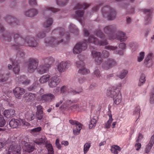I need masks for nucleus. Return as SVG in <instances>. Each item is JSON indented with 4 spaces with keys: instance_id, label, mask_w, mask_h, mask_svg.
<instances>
[{
    "instance_id": "f257e3e1",
    "label": "nucleus",
    "mask_w": 154,
    "mask_h": 154,
    "mask_svg": "<svg viewBox=\"0 0 154 154\" xmlns=\"http://www.w3.org/2000/svg\"><path fill=\"white\" fill-rule=\"evenodd\" d=\"M13 37L14 43L12 45V47L17 50L18 49L17 57L18 58H22L25 55L23 50L20 48L21 46H24L26 43L28 46L35 47L38 44L34 38L27 37L24 39L19 34H14Z\"/></svg>"
},
{
    "instance_id": "f03ea898",
    "label": "nucleus",
    "mask_w": 154,
    "mask_h": 154,
    "mask_svg": "<svg viewBox=\"0 0 154 154\" xmlns=\"http://www.w3.org/2000/svg\"><path fill=\"white\" fill-rule=\"evenodd\" d=\"M52 35H55L45 38V43L46 46H55L63 42L65 40H67L69 37L68 32H65L64 29L62 28H59L54 30Z\"/></svg>"
},
{
    "instance_id": "7ed1b4c3",
    "label": "nucleus",
    "mask_w": 154,
    "mask_h": 154,
    "mask_svg": "<svg viewBox=\"0 0 154 154\" xmlns=\"http://www.w3.org/2000/svg\"><path fill=\"white\" fill-rule=\"evenodd\" d=\"M102 13L104 17L107 18L109 20H113L116 17V11L108 5L104 6L103 8Z\"/></svg>"
},
{
    "instance_id": "20e7f679",
    "label": "nucleus",
    "mask_w": 154,
    "mask_h": 154,
    "mask_svg": "<svg viewBox=\"0 0 154 154\" xmlns=\"http://www.w3.org/2000/svg\"><path fill=\"white\" fill-rule=\"evenodd\" d=\"M90 5L86 3H77L74 7L75 10V16L78 17H82L84 13V9L88 7Z\"/></svg>"
},
{
    "instance_id": "39448f33",
    "label": "nucleus",
    "mask_w": 154,
    "mask_h": 154,
    "mask_svg": "<svg viewBox=\"0 0 154 154\" xmlns=\"http://www.w3.org/2000/svg\"><path fill=\"white\" fill-rule=\"evenodd\" d=\"M108 95L113 98L114 103L116 105H118L121 103L122 100V96L120 92L119 91H109Z\"/></svg>"
},
{
    "instance_id": "423d86ee",
    "label": "nucleus",
    "mask_w": 154,
    "mask_h": 154,
    "mask_svg": "<svg viewBox=\"0 0 154 154\" xmlns=\"http://www.w3.org/2000/svg\"><path fill=\"white\" fill-rule=\"evenodd\" d=\"M87 46L86 41L79 42L74 47L73 49V52L75 54H79L85 50L87 49Z\"/></svg>"
},
{
    "instance_id": "0eeeda50",
    "label": "nucleus",
    "mask_w": 154,
    "mask_h": 154,
    "mask_svg": "<svg viewBox=\"0 0 154 154\" xmlns=\"http://www.w3.org/2000/svg\"><path fill=\"white\" fill-rule=\"evenodd\" d=\"M21 147L15 142H13L12 144L10 145L6 154H20Z\"/></svg>"
},
{
    "instance_id": "6e6552de",
    "label": "nucleus",
    "mask_w": 154,
    "mask_h": 154,
    "mask_svg": "<svg viewBox=\"0 0 154 154\" xmlns=\"http://www.w3.org/2000/svg\"><path fill=\"white\" fill-rule=\"evenodd\" d=\"M0 33L2 34L0 37L1 40L3 41H5L8 42L11 41V36H12L14 38V34H15V33H13L11 34L8 32L5 31L4 27L1 24H0Z\"/></svg>"
},
{
    "instance_id": "1a4fd4ad",
    "label": "nucleus",
    "mask_w": 154,
    "mask_h": 154,
    "mask_svg": "<svg viewBox=\"0 0 154 154\" xmlns=\"http://www.w3.org/2000/svg\"><path fill=\"white\" fill-rule=\"evenodd\" d=\"M38 64V60L36 58H30L28 61L27 70L30 73L33 72L37 68Z\"/></svg>"
},
{
    "instance_id": "9d476101",
    "label": "nucleus",
    "mask_w": 154,
    "mask_h": 154,
    "mask_svg": "<svg viewBox=\"0 0 154 154\" xmlns=\"http://www.w3.org/2000/svg\"><path fill=\"white\" fill-rule=\"evenodd\" d=\"M60 93L64 94H71L74 95L80 93L82 91V88H80L79 90L78 91L73 90L71 88H69L67 86H63L60 89Z\"/></svg>"
},
{
    "instance_id": "9b49d317",
    "label": "nucleus",
    "mask_w": 154,
    "mask_h": 154,
    "mask_svg": "<svg viewBox=\"0 0 154 154\" xmlns=\"http://www.w3.org/2000/svg\"><path fill=\"white\" fill-rule=\"evenodd\" d=\"M88 41L90 43L100 46H105L108 44V42L105 40L100 41L97 38L93 35H91L89 37Z\"/></svg>"
},
{
    "instance_id": "f8f14e48",
    "label": "nucleus",
    "mask_w": 154,
    "mask_h": 154,
    "mask_svg": "<svg viewBox=\"0 0 154 154\" xmlns=\"http://www.w3.org/2000/svg\"><path fill=\"white\" fill-rule=\"evenodd\" d=\"M116 63L113 59L109 58L104 62L102 66L103 69L107 70L116 65Z\"/></svg>"
},
{
    "instance_id": "ddd939ff",
    "label": "nucleus",
    "mask_w": 154,
    "mask_h": 154,
    "mask_svg": "<svg viewBox=\"0 0 154 154\" xmlns=\"http://www.w3.org/2000/svg\"><path fill=\"white\" fill-rule=\"evenodd\" d=\"M11 77V74L8 70H0V82H6Z\"/></svg>"
},
{
    "instance_id": "4468645a",
    "label": "nucleus",
    "mask_w": 154,
    "mask_h": 154,
    "mask_svg": "<svg viewBox=\"0 0 154 154\" xmlns=\"http://www.w3.org/2000/svg\"><path fill=\"white\" fill-rule=\"evenodd\" d=\"M70 66V64L69 62L63 61L57 65V69L59 72H64Z\"/></svg>"
},
{
    "instance_id": "2eb2a0df",
    "label": "nucleus",
    "mask_w": 154,
    "mask_h": 154,
    "mask_svg": "<svg viewBox=\"0 0 154 154\" xmlns=\"http://www.w3.org/2000/svg\"><path fill=\"white\" fill-rule=\"evenodd\" d=\"M60 82V80L58 77L57 75H54L50 77L48 81V85L49 87L54 88L56 87Z\"/></svg>"
},
{
    "instance_id": "dca6fc26",
    "label": "nucleus",
    "mask_w": 154,
    "mask_h": 154,
    "mask_svg": "<svg viewBox=\"0 0 154 154\" xmlns=\"http://www.w3.org/2000/svg\"><path fill=\"white\" fill-rule=\"evenodd\" d=\"M143 12L146 15L145 18V23L147 25L151 22L152 17L151 14L152 10L151 9H143Z\"/></svg>"
},
{
    "instance_id": "f3484780",
    "label": "nucleus",
    "mask_w": 154,
    "mask_h": 154,
    "mask_svg": "<svg viewBox=\"0 0 154 154\" xmlns=\"http://www.w3.org/2000/svg\"><path fill=\"white\" fill-rule=\"evenodd\" d=\"M91 54L95 63L98 65L100 64L102 62V59L100 57L101 53L100 52L96 51H91Z\"/></svg>"
},
{
    "instance_id": "a211bd4d",
    "label": "nucleus",
    "mask_w": 154,
    "mask_h": 154,
    "mask_svg": "<svg viewBox=\"0 0 154 154\" xmlns=\"http://www.w3.org/2000/svg\"><path fill=\"white\" fill-rule=\"evenodd\" d=\"M13 93L15 97L19 99H20L21 96L25 92V90L23 88L16 87L13 90Z\"/></svg>"
},
{
    "instance_id": "6ab92c4d",
    "label": "nucleus",
    "mask_w": 154,
    "mask_h": 154,
    "mask_svg": "<svg viewBox=\"0 0 154 154\" xmlns=\"http://www.w3.org/2000/svg\"><path fill=\"white\" fill-rule=\"evenodd\" d=\"M116 38L120 42H123L126 40L127 37L125 33L120 31L118 32L116 37L113 36L112 37H110V36L109 35L108 38L109 39L111 40L115 39Z\"/></svg>"
},
{
    "instance_id": "aec40b11",
    "label": "nucleus",
    "mask_w": 154,
    "mask_h": 154,
    "mask_svg": "<svg viewBox=\"0 0 154 154\" xmlns=\"http://www.w3.org/2000/svg\"><path fill=\"white\" fill-rule=\"evenodd\" d=\"M41 100L46 102H51L55 99L54 95L51 93H48L42 95L41 97Z\"/></svg>"
},
{
    "instance_id": "412c9836",
    "label": "nucleus",
    "mask_w": 154,
    "mask_h": 154,
    "mask_svg": "<svg viewBox=\"0 0 154 154\" xmlns=\"http://www.w3.org/2000/svg\"><path fill=\"white\" fill-rule=\"evenodd\" d=\"M152 58V53H149L146 57L144 61V64L146 67H150L152 66L153 63Z\"/></svg>"
},
{
    "instance_id": "4be33fe9",
    "label": "nucleus",
    "mask_w": 154,
    "mask_h": 154,
    "mask_svg": "<svg viewBox=\"0 0 154 154\" xmlns=\"http://www.w3.org/2000/svg\"><path fill=\"white\" fill-rule=\"evenodd\" d=\"M42 10L44 15L51 14L52 12L55 13L59 11V10L58 9H56L48 6L43 7Z\"/></svg>"
},
{
    "instance_id": "5701e85b",
    "label": "nucleus",
    "mask_w": 154,
    "mask_h": 154,
    "mask_svg": "<svg viewBox=\"0 0 154 154\" xmlns=\"http://www.w3.org/2000/svg\"><path fill=\"white\" fill-rule=\"evenodd\" d=\"M38 14L37 11L35 9H29L24 12V14L25 16L31 17L35 16Z\"/></svg>"
},
{
    "instance_id": "b1692460",
    "label": "nucleus",
    "mask_w": 154,
    "mask_h": 154,
    "mask_svg": "<svg viewBox=\"0 0 154 154\" xmlns=\"http://www.w3.org/2000/svg\"><path fill=\"white\" fill-rule=\"evenodd\" d=\"M78 60L76 62V63L77 67L79 68H82L84 66V63L83 61L85 59L84 56L82 55H79L78 56Z\"/></svg>"
},
{
    "instance_id": "393cba45",
    "label": "nucleus",
    "mask_w": 154,
    "mask_h": 154,
    "mask_svg": "<svg viewBox=\"0 0 154 154\" xmlns=\"http://www.w3.org/2000/svg\"><path fill=\"white\" fill-rule=\"evenodd\" d=\"M49 66L47 65H41L39 66L37 69V72L40 74H42L45 73L48 70Z\"/></svg>"
},
{
    "instance_id": "a878e982",
    "label": "nucleus",
    "mask_w": 154,
    "mask_h": 154,
    "mask_svg": "<svg viewBox=\"0 0 154 154\" xmlns=\"http://www.w3.org/2000/svg\"><path fill=\"white\" fill-rule=\"evenodd\" d=\"M15 114V111L12 109L5 110L3 112V115L7 118L13 117Z\"/></svg>"
},
{
    "instance_id": "bb28decb",
    "label": "nucleus",
    "mask_w": 154,
    "mask_h": 154,
    "mask_svg": "<svg viewBox=\"0 0 154 154\" xmlns=\"http://www.w3.org/2000/svg\"><path fill=\"white\" fill-rule=\"evenodd\" d=\"M35 94L31 93H26L24 95V97L29 101H32L34 100L36 97Z\"/></svg>"
},
{
    "instance_id": "cd10ccee",
    "label": "nucleus",
    "mask_w": 154,
    "mask_h": 154,
    "mask_svg": "<svg viewBox=\"0 0 154 154\" xmlns=\"http://www.w3.org/2000/svg\"><path fill=\"white\" fill-rule=\"evenodd\" d=\"M115 28V26L113 25L106 26L103 29L104 32L108 35H111Z\"/></svg>"
},
{
    "instance_id": "c85d7f7f",
    "label": "nucleus",
    "mask_w": 154,
    "mask_h": 154,
    "mask_svg": "<svg viewBox=\"0 0 154 154\" xmlns=\"http://www.w3.org/2000/svg\"><path fill=\"white\" fill-rule=\"evenodd\" d=\"M23 149L24 151L28 152H31L33 151L34 147L33 145L26 143L23 146Z\"/></svg>"
},
{
    "instance_id": "c756f323",
    "label": "nucleus",
    "mask_w": 154,
    "mask_h": 154,
    "mask_svg": "<svg viewBox=\"0 0 154 154\" xmlns=\"http://www.w3.org/2000/svg\"><path fill=\"white\" fill-rule=\"evenodd\" d=\"M5 20L6 22L11 26L16 25V23L15 22L16 20V19L14 17L11 16H8L5 18Z\"/></svg>"
},
{
    "instance_id": "7c9ffc66",
    "label": "nucleus",
    "mask_w": 154,
    "mask_h": 154,
    "mask_svg": "<svg viewBox=\"0 0 154 154\" xmlns=\"http://www.w3.org/2000/svg\"><path fill=\"white\" fill-rule=\"evenodd\" d=\"M25 119L29 121L33 120L35 118L34 114L31 111L26 112L25 114Z\"/></svg>"
},
{
    "instance_id": "2f4dec72",
    "label": "nucleus",
    "mask_w": 154,
    "mask_h": 154,
    "mask_svg": "<svg viewBox=\"0 0 154 154\" xmlns=\"http://www.w3.org/2000/svg\"><path fill=\"white\" fill-rule=\"evenodd\" d=\"M17 63V62L16 63L15 61H12V64L13 66V70L15 74H18L20 71V66Z\"/></svg>"
},
{
    "instance_id": "473e14b6",
    "label": "nucleus",
    "mask_w": 154,
    "mask_h": 154,
    "mask_svg": "<svg viewBox=\"0 0 154 154\" xmlns=\"http://www.w3.org/2000/svg\"><path fill=\"white\" fill-rule=\"evenodd\" d=\"M98 120V117L96 116H94L90 122L89 127L90 129H92L95 127Z\"/></svg>"
},
{
    "instance_id": "72a5a7b5",
    "label": "nucleus",
    "mask_w": 154,
    "mask_h": 154,
    "mask_svg": "<svg viewBox=\"0 0 154 154\" xmlns=\"http://www.w3.org/2000/svg\"><path fill=\"white\" fill-rule=\"evenodd\" d=\"M50 78V75L49 74L44 75L40 77L39 81L40 83L44 84L46 83L48 81H49Z\"/></svg>"
},
{
    "instance_id": "f704fd0d",
    "label": "nucleus",
    "mask_w": 154,
    "mask_h": 154,
    "mask_svg": "<svg viewBox=\"0 0 154 154\" xmlns=\"http://www.w3.org/2000/svg\"><path fill=\"white\" fill-rule=\"evenodd\" d=\"M121 150V148L118 146L113 145L111 146L110 150L114 154H118L119 152Z\"/></svg>"
},
{
    "instance_id": "c9c22d12",
    "label": "nucleus",
    "mask_w": 154,
    "mask_h": 154,
    "mask_svg": "<svg viewBox=\"0 0 154 154\" xmlns=\"http://www.w3.org/2000/svg\"><path fill=\"white\" fill-rule=\"evenodd\" d=\"M54 61V58L51 57H47L44 59V62L45 64H47V66H49L50 65L53 63Z\"/></svg>"
},
{
    "instance_id": "e433bc0d",
    "label": "nucleus",
    "mask_w": 154,
    "mask_h": 154,
    "mask_svg": "<svg viewBox=\"0 0 154 154\" xmlns=\"http://www.w3.org/2000/svg\"><path fill=\"white\" fill-rule=\"evenodd\" d=\"M18 80L23 84H28L30 82V80L27 79L24 75H21L18 77Z\"/></svg>"
},
{
    "instance_id": "4c0bfd02",
    "label": "nucleus",
    "mask_w": 154,
    "mask_h": 154,
    "mask_svg": "<svg viewBox=\"0 0 154 154\" xmlns=\"http://www.w3.org/2000/svg\"><path fill=\"white\" fill-rule=\"evenodd\" d=\"M18 121L17 119H12L9 122V125L12 128H15L17 127Z\"/></svg>"
},
{
    "instance_id": "58836bf2",
    "label": "nucleus",
    "mask_w": 154,
    "mask_h": 154,
    "mask_svg": "<svg viewBox=\"0 0 154 154\" xmlns=\"http://www.w3.org/2000/svg\"><path fill=\"white\" fill-rule=\"evenodd\" d=\"M53 23L52 19L51 18H47L43 24V26L45 28H48L52 25Z\"/></svg>"
},
{
    "instance_id": "ea45409f",
    "label": "nucleus",
    "mask_w": 154,
    "mask_h": 154,
    "mask_svg": "<svg viewBox=\"0 0 154 154\" xmlns=\"http://www.w3.org/2000/svg\"><path fill=\"white\" fill-rule=\"evenodd\" d=\"M82 124L78 125L76 126V128L73 129V133L74 135H77L79 134L80 131L82 128Z\"/></svg>"
},
{
    "instance_id": "a19ab883",
    "label": "nucleus",
    "mask_w": 154,
    "mask_h": 154,
    "mask_svg": "<svg viewBox=\"0 0 154 154\" xmlns=\"http://www.w3.org/2000/svg\"><path fill=\"white\" fill-rule=\"evenodd\" d=\"M69 29L70 32H71L76 33L78 32V29L76 26L72 24H70L69 26Z\"/></svg>"
},
{
    "instance_id": "79ce46f5",
    "label": "nucleus",
    "mask_w": 154,
    "mask_h": 154,
    "mask_svg": "<svg viewBox=\"0 0 154 154\" xmlns=\"http://www.w3.org/2000/svg\"><path fill=\"white\" fill-rule=\"evenodd\" d=\"M75 103L74 100L70 99H66L65 100V102H63L64 106L68 107L69 105Z\"/></svg>"
},
{
    "instance_id": "37998d69",
    "label": "nucleus",
    "mask_w": 154,
    "mask_h": 154,
    "mask_svg": "<svg viewBox=\"0 0 154 154\" xmlns=\"http://www.w3.org/2000/svg\"><path fill=\"white\" fill-rule=\"evenodd\" d=\"M146 76L144 74H142L140 78L138 85L141 86L143 85L146 81Z\"/></svg>"
},
{
    "instance_id": "c03bdc74",
    "label": "nucleus",
    "mask_w": 154,
    "mask_h": 154,
    "mask_svg": "<svg viewBox=\"0 0 154 154\" xmlns=\"http://www.w3.org/2000/svg\"><path fill=\"white\" fill-rule=\"evenodd\" d=\"M140 108L139 106H137L135 107L134 110L133 112V115L136 117H137L138 118L137 120L138 119L140 116Z\"/></svg>"
},
{
    "instance_id": "a18cd8bd",
    "label": "nucleus",
    "mask_w": 154,
    "mask_h": 154,
    "mask_svg": "<svg viewBox=\"0 0 154 154\" xmlns=\"http://www.w3.org/2000/svg\"><path fill=\"white\" fill-rule=\"evenodd\" d=\"M57 5L62 7L66 6L68 3L69 0H56Z\"/></svg>"
},
{
    "instance_id": "49530a36",
    "label": "nucleus",
    "mask_w": 154,
    "mask_h": 154,
    "mask_svg": "<svg viewBox=\"0 0 154 154\" xmlns=\"http://www.w3.org/2000/svg\"><path fill=\"white\" fill-rule=\"evenodd\" d=\"M45 146L48 150V154H54V152L53 146L50 143H46Z\"/></svg>"
},
{
    "instance_id": "de8ad7c7",
    "label": "nucleus",
    "mask_w": 154,
    "mask_h": 154,
    "mask_svg": "<svg viewBox=\"0 0 154 154\" xmlns=\"http://www.w3.org/2000/svg\"><path fill=\"white\" fill-rule=\"evenodd\" d=\"M96 35L100 38L103 39L106 38L105 35H104L99 29H96L95 31Z\"/></svg>"
},
{
    "instance_id": "09e8293b",
    "label": "nucleus",
    "mask_w": 154,
    "mask_h": 154,
    "mask_svg": "<svg viewBox=\"0 0 154 154\" xmlns=\"http://www.w3.org/2000/svg\"><path fill=\"white\" fill-rule=\"evenodd\" d=\"M109 119L105 124V128H109L111 126V124L113 121L112 116L111 114H108Z\"/></svg>"
},
{
    "instance_id": "8fccbe9b",
    "label": "nucleus",
    "mask_w": 154,
    "mask_h": 154,
    "mask_svg": "<svg viewBox=\"0 0 154 154\" xmlns=\"http://www.w3.org/2000/svg\"><path fill=\"white\" fill-rule=\"evenodd\" d=\"M78 72L83 75H85L89 73L90 71L89 69L85 68L84 66L82 68H79L78 71Z\"/></svg>"
},
{
    "instance_id": "3c124183",
    "label": "nucleus",
    "mask_w": 154,
    "mask_h": 154,
    "mask_svg": "<svg viewBox=\"0 0 154 154\" xmlns=\"http://www.w3.org/2000/svg\"><path fill=\"white\" fill-rule=\"evenodd\" d=\"M149 103L151 104H154V88L149 93Z\"/></svg>"
},
{
    "instance_id": "603ef678",
    "label": "nucleus",
    "mask_w": 154,
    "mask_h": 154,
    "mask_svg": "<svg viewBox=\"0 0 154 154\" xmlns=\"http://www.w3.org/2000/svg\"><path fill=\"white\" fill-rule=\"evenodd\" d=\"M128 72V71L127 70L123 69L120 72L119 76V77L121 79H124L126 76Z\"/></svg>"
},
{
    "instance_id": "864d4df0",
    "label": "nucleus",
    "mask_w": 154,
    "mask_h": 154,
    "mask_svg": "<svg viewBox=\"0 0 154 154\" xmlns=\"http://www.w3.org/2000/svg\"><path fill=\"white\" fill-rule=\"evenodd\" d=\"M93 76L95 77L99 78L101 76L100 71L98 69H96L92 73Z\"/></svg>"
},
{
    "instance_id": "5fc2aeb1",
    "label": "nucleus",
    "mask_w": 154,
    "mask_h": 154,
    "mask_svg": "<svg viewBox=\"0 0 154 154\" xmlns=\"http://www.w3.org/2000/svg\"><path fill=\"white\" fill-rule=\"evenodd\" d=\"M91 146V143H87L85 144L83 148L84 153V154H85L87 153Z\"/></svg>"
},
{
    "instance_id": "6e6d98bb",
    "label": "nucleus",
    "mask_w": 154,
    "mask_h": 154,
    "mask_svg": "<svg viewBox=\"0 0 154 154\" xmlns=\"http://www.w3.org/2000/svg\"><path fill=\"white\" fill-rule=\"evenodd\" d=\"M122 84L121 83H119L116 85V87H114L113 88L111 89L109 91H120V90L121 88Z\"/></svg>"
},
{
    "instance_id": "4d7b16f0",
    "label": "nucleus",
    "mask_w": 154,
    "mask_h": 154,
    "mask_svg": "<svg viewBox=\"0 0 154 154\" xmlns=\"http://www.w3.org/2000/svg\"><path fill=\"white\" fill-rule=\"evenodd\" d=\"M144 52H140L139 55L137 57V61L139 62L142 61L144 58Z\"/></svg>"
},
{
    "instance_id": "13d9d810",
    "label": "nucleus",
    "mask_w": 154,
    "mask_h": 154,
    "mask_svg": "<svg viewBox=\"0 0 154 154\" xmlns=\"http://www.w3.org/2000/svg\"><path fill=\"white\" fill-rule=\"evenodd\" d=\"M42 130V128L40 127H37L30 130V132L32 134H34L39 132Z\"/></svg>"
},
{
    "instance_id": "bf43d9fd",
    "label": "nucleus",
    "mask_w": 154,
    "mask_h": 154,
    "mask_svg": "<svg viewBox=\"0 0 154 154\" xmlns=\"http://www.w3.org/2000/svg\"><path fill=\"white\" fill-rule=\"evenodd\" d=\"M46 137L45 136H42L39 139L38 141H36L35 142L38 145H40V143L45 142L46 140Z\"/></svg>"
},
{
    "instance_id": "052dcab7",
    "label": "nucleus",
    "mask_w": 154,
    "mask_h": 154,
    "mask_svg": "<svg viewBox=\"0 0 154 154\" xmlns=\"http://www.w3.org/2000/svg\"><path fill=\"white\" fill-rule=\"evenodd\" d=\"M103 4V2L102 1H99V2H98L97 4V5L96 6L94 7L93 8L92 10L94 11H97V10L99 9V7L102 5Z\"/></svg>"
},
{
    "instance_id": "680f3d73",
    "label": "nucleus",
    "mask_w": 154,
    "mask_h": 154,
    "mask_svg": "<svg viewBox=\"0 0 154 154\" xmlns=\"http://www.w3.org/2000/svg\"><path fill=\"white\" fill-rule=\"evenodd\" d=\"M43 116V113H36L35 119L38 122V120H41Z\"/></svg>"
},
{
    "instance_id": "e2e57ef3",
    "label": "nucleus",
    "mask_w": 154,
    "mask_h": 154,
    "mask_svg": "<svg viewBox=\"0 0 154 154\" xmlns=\"http://www.w3.org/2000/svg\"><path fill=\"white\" fill-rule=\"evenodd\" d=\"M101 55L103 58H106L109 56V54L108 51L104 50L102 53Z\"/></svg>"
},
{
    "instance_id": "0e129e2a",
    "label": "nucleus",
    "mask_w": 154,
    "mask_h": 154,
    "mask_svg": "<svg viewBox=\"0 0 154 154\" xmlns=\"http://www.w3.org/2000/svg\"><path fill=\"white\" fill-rule=\"evenodd\" d=\"M5 123V121L4 118L0 115V127H3Z\"/></svg>"
},
{
    "instance_id": "69168bd1",
    "label": "nucleus",
    "mask_w": 154,
    "mask_h": 154,
    "mask_svg": "<svg viewBox=\"0 0 154 154\" xmlns=\"http://www.w3.org/2000/svg\"><path fill=\"white\" fill-rule=\"evenodd\" d=\"M105 48L106 49L110 50H115L117 48L116 46H113L110 45H108L105 47Z\"/></svg>"
},
{
    "instance_id": "338daca9",
    "label": "nucleus",
    "mask_w": 154,
    "mask_h": 154,
    "mask_svg": "<svg viewBox=\"0 0 154 154\" xmlns=\"http://www.w3.org/2000/svg\"><path fill=\"white\" fill-rule=\"evenodd\" d=\"M39 86V85L38 83H34L33 84L32 86V87H30L28 88V90L30 91L32 90H34L36 88H37L38 86Z\"/></svg>"
},
{
    "instance_id": "774afa93",
    "label": "nucleus",
    "mask_w": 154,
    "mask_h": 154,
    "mask_svg": "<svg viewBox=\"0 0 154 154\" xmlns=\"http://www.w3.org/2000/svg\"><path fill=\"white\" fill-rule=\"evenodd\" d=\"M55 95H59L60 93V89L59 87H57L55 89H54L53 91Z\"/></svg>"
}]
</instances>
